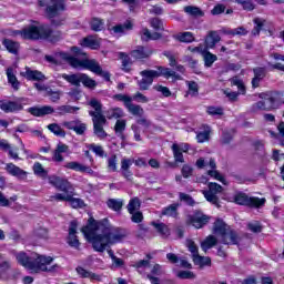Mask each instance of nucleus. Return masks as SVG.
Returning <instances> with one entry per match:
<instances>
[{
    "mask_svg": "<svg viewBox=\"0 0 284 284\" xmlns=\"http://www.w3.org/2000/svg\"><path fill=\"white\" fill-rule=\"evenodd\" d=\"M81 232L95 252H105L110 245H116V243H122L128 239V231L113 227L108 219L97 222L94 217H90L88 225L83 226Z\"/></svg>",
    "mask_w": 284,
    "mask_h": 284,
    "instance_id": "f257e3e1",
    "label": "nucleus"
},
{
    "mask_svg": "<svg viewBox=\"0 0 284 284\" xmlns=\"http://www.w3.org/2000/svg\"><path fill=\"white\" fill-rule=\"evenodd\" d=\"M17 262L22 265V267H26V270H29V272H32L34 274H39V272H57L59 270V265L52 264V256H45V255H36V256H29L26 252L21 251L18 253H14Z\"/></svg>",
    "mask_w": 284,
    "mask_h": 284,
    "instance_id": "f03ea898",
    "label": "nucleus"
},
{
    "mask_svg": "<svg viewBox=\"0 0 284 284\" xmlns=\"http://www.w3.org/2000/svg\"><path fill=\"white\" fill-rule=\"evenodd\" d=\"M213 234L220 236V243L223 245H239V241H241L239 233L221 219L214 222Z\"/></svg>",
    "mask_w": 284,
    "mask_h": 284,
    "instance_id": "7ed1b4c3",
    "label": "nucleus"
},
{
    "mask_svg": "<svg viewBox=\"0 0 284 284\" xmlns=\"http://www.w3.org/2000/svg\"><path fill=\"white\" fill-rule=\"evenodd\" d=\"M71 52H73V55L67 52H57L54 55H45L44 59L48 63H53L54 65H59L61 61H65L71 68L79 70L83 50L79 49V47H72Z\"/></svg>",
    "mask_w": 284,
    "mask_h": 284,
    "instance_id": "20e7f679",
    "label": "nucleus"
},
{
    "mask_svg": "<svg viewBox=\"0 0 284 284\" xmlns=\"http://www.w3.org/2000/svg\"><path fill=\"white\" fill-rule=\"evenodd\" d=\"M23 39L37 41L39 39H50V41H57L54 38V31L45 24L36 26L29 24L23 29Z\"/></svg>",
    "mask_w": 284,
    "mask_h": 284,
    "instance_id": "39448f33",
    "label": "nucleus"
},
{
    "mask_svg": "<svg viewBox=\"0 0 284 284\" xmlns=\"http://www.w3.org/2000/svg\"><path fill=\"white\" fill-rule=\"evenodd\" d=\"M81 54V60L78 70H90L94 74H98V77H102L106 81H110V72L103 71L99 62L97 60H90L88 59V54L83 51Z\"/></svg>",
    "mask_w": 284,
    "mask_h": 284,
    "instance_id": "423d86ee",
    "label": "nucleus"
},
{
    "mask_svg": "<svg viewBox=\"0 0 284 284\" xmlns=\"http://www.w3.org/2000/svg\"><path fill=\"white\" fill-rule=\"evenodd\" d=\"M39 6L45 8V14L49 19H54L61 12H65V0H39Z\"/></svg>",
    "mask_w": 284,
    "mask_h": 284,
    "instance_id": "0eeeda50",
    "label": "nucleus"
},
{
    "mask_svg": "<svg viewBox=\"0 0 284 284\" xmlns=\"http://www.w3.org/2000/svg\"><path fill=\"white\" fill-rule=\"evenodd\" d=\"M233 202H235L236 205H246L247 207H263V205H265V199L250 197L243 192L235 193Z\"/></svg>",
    "mask_w": 284,
    "mask_h": 284,
    "instance_id": "6e6552de",
    "label": "nucleus"
},
{
    "mask_svg": "<svg viewBox=\"0 0 284 284\" xmlns=\"http://www.w3.org/2000/svg\"><path fill=\"white\" fill-rule=\"evenodd\" d=\"M221 192H223V186H221V184L210 182L209 190L202 191V194L209 203H212V205H215V207H221V204H219V194H221Z\"/></svg>",
    "mask_w": 284,
    "mask_h": 284,
    "instance_id": "1a4fd4ad",
    "label": "nucleus"
},
{
    "mask_svg": "<svg viewBox=\"0 0 284 284\" xmlns=\"http://www.w3.org/2000/svg\"><path fill=\"white\" fill-rule=\"evenodd\" d=\"M142 79L138 82L140 90H150V85L154 83V79L161 77V71L156 70H143L140 72Z\"/></svg>",
    "mask_w": 284,
    "mask_h": 284,
    "instance_id": "9d476101",
    "label": "nucleus"
},
{
    "mask_svg": "<svg viewBox=\"0 0 284 284\" xmlns=\"http://www.w3.org/2000/svg\"><path fill=\"white\" fill-rule=\"evenodd\" d=\"M186 223L193 225L196 230H201V227H205L210 223V216L201 212H195L194 215L189 216Z\"/></svg>",
    "mask_w": 284,
    "mask_h": 284,
    "instance_id": "9b49d317",
    "label": "nucleus"
},
{
    "mask_svg": "<svg viewBox=\"0 0 284 284\" xmlns=\"http://www.w3.org/2000/svg\"><path fill=\"white\" fill-rule=\"evenodd\" d=\"M49 183L53 185L55 190H60V192H70V190H72V184H70L68 180L57 175L50 176Z\"/></svg>",
    "mask_w": 284,
    "mask_h": 284,
    "instance_id": "f8f14e48",
    "label": "nucleus"
},
{
    "mask_svg": "<svg viewBox=\"0 0 284 284\" xmlns=\"http://www.w3.org/2000/svg\"><path fill=\"white\" fill-rule=\"evenodd\" d=\"M77 227H79L77 220L71 221L69 226L68 245H70V247H74V250H79L81 245L79 237H77Z\"/></svg>",
    "mask_w": 284,
    "mask_h": 284,
    "instance_id": "ddd939ff",
    "label": "nucleus"
},
{
    "mask_svg": "<svg viewBox=\"0 0 284 284\" xmlns=\"http://www.w3.org/2000/svg\"><path fill=\"white\" fill-rule=\"evenodd\" d=\"M93 121V134L98 136V139H105L108 136V133L103 129L105 123H108V120L105 118H98L92 119Z\"/></svg>",
    "mask_w": 284,
    "mask_h": 284,
    "instance_id": "4468645a",
    "label": "nucleus"
},
{
    "mask_svg": "<svg viewBox=\"0 0 284 284\" xmlns=\"http://www.w3.org/2000/svg\"><path fill=\"white\" fill-rule=\"evenodd\" d=\"M253 74L254 77L251 81L252 88H260L261 81L267 77V69L265 67L253 68Z\"/></svg>",
    "mask_w": 284,
    "mask_h": 284,
    "instance_id": "2eb2a0df",
    "label": "nucleus"
},
{
    "mask_svg": "<svg viewBox=\"0 0 284 284\" xmlns=\"http://www.w3.org/2000/svg\"><path fill=\"white\" fill-rule=\"evenodd\" d=\"M0 110L6 112L7 114L11 112H19L23 110V104H21V100L19 101H0Z\"/></svg>",
    "mask_w": 284,
    "mask_h": 284,
    "instance_id": "dca6fc26",
    "label": "nucleus"
},
{
    "mask_svg": "<svg viewBox=\"0 0 284 284\" xmlns=\"http://www.w3.org/2000/svg\"><path fill=\"white\" fill-rule=\"evenodd\" d=\"M24 72H21V77H24L28 81H45V74L39 70H32L30 67H26Z\"/></svg>",
    "mask_w": 284,
    "mask_h": 284,
    "instance_id": "f3484780",
    "label": "nucleus"
},
{
    "mask_svg": "<svg viewBox=\"0 0 284 284\" xmlns=\"http://www.w3.org/2000/svg\"><path fill=\"white\" fill-rule=\"evenodd\" d=\"M63 168H65V170H73L74 172H82L91 175L94 174V171L90 166L83 165L77 161L67 162Z\"/></svg>",
    "mask_w": 284,
    "mask_h": 284,
    "instance_id": "a211bd4d",
    "label": "nucleus"
},
{
    "mask_svg": "<svg viewBox=\"0 0 284 284\" xmlns=\"http://www.w3.org/2000/svg\"><path fill=\"white\" fill-rule=\"evenodd\" d=\"M70 150V146H68L64 143H58L55 150L52 151V161L54 163H63L64 158L63 154H65Z\"/></svg>",
    "mask_w": 284,
    "mask_h": 284,
    "instance_id": "6ab92c4d",
    "label": "nucleus"
},
{
    "mask_svg": "<svg viewBox=\"0 0 284 284\" xmlns=\"http://www.w3.org/2000/svg\"><path fill=\"white\" fill-rule=\"evenodd\" d=\"M88 105H90L91 108H93L94 111H89L90 116H92V119H101V118H105V115H103V105L101 104V102L94 98H92L89 102Z\"/></svg>",
    "mask_w": 284,
    "mask_h": 284,
    "instance_id": "aec40b11",
    "label": "nucleus"
},
{
    "mask_svg": "<svg viewBox=\"0 0 284 284\" xmlns=\"http://www.w3.org/2000/svg\"><path fill=\"white\" fill-rule=\"evenodd\" d=\"M6 170L11 176H16L17 179H20V181H26V179H28V172L12 163H8Z\"/></svg>",
    "mask_w": 284,
    "mask_h": 284,
    "instance_id": "412c9836",
    "label": "nucleus"
},
{
    "mask_svg": "<svg viewBox=\"0 0 284 284\" xmlns=\"http://www.w3.org/2000/svg\"><path fill=\"white\" fill-rule=\"evenodd\" d=\"M28 112L32 114V116H45L48 114H54V108L51 105L32 106L28 109Z\"/></svg>",
    "mask_w": 284,
    "mask_h": 284,
    "instance_id": "4be33fe9",
    "label": "nucleus"
},
{
    "mask_svg": "<svg viewBox=\"0 0 284 284\" xmlns=\"http://www.w3.org/2000/svg\"><path fill=\"white\" fill-rule=\"evenodd\" d=\"M221 42V36L219 31H209L205 38V48L206 50H214L216 48V43Z\"/></svg>",
    "mask_w": 284,
    "mask_h": 284,
    "instance_id": "5701e85b",
    "label": "nucleus"
},
{
    "mask_svg": "<svg viewBox=\"0 0 284 284\" xmlns=\"http://www.w3.org/2000/svg\"><path fill=\"white\" fill-rule=\"evenodd\" d=\"M77 274L80 275V278H89L90 281H98V283H100V281H102V276L93 273L91 271H88L85 268H83L82 266H78L75 268Z\"/></svg>",
    "mask_w": 284,
    "mask_h": 284,
    "instance_id": "b1692460",
    "label": "nucleus"
},
{
    "mask_svg": "<svg viewBox=\"0 0 284 284\" xmlns=\"http://www.w3.org/2000/svg\"><path fill=\"white\" fill-rule=\"evenodd\" d=\"M152 54V49L145 47H136L135 50L131 51V57L133 59H148Z\"/></svg>",
    "mask_w": 284,
    "mask_h": 284,
    "instance_id": "393cba45",
    "label": "nucleus"
},
{
    "mask_svg": "<svg viewBox=\"0 0 284 284\" xmlns=\"http://www.w3.org/2000/svg\"><path fill=\"white\" fill-rule=\"evenodd\" d=\"M151 225L154 226V230L160 234L162 239H168L171 234L170 227L166 226L163 222H152Z\"/></svg>",
    "mask_w": 284,
    "mask_h": 284,
    "instance_id": "a878e982",
    "label": "nucleus"
},
{
    "mask_svg": "<svg viewBox=\"0 0 284 284\" xmlns=\"http://www.w3.org/2000/svg\"><path fill=\"white\" fill-rule=\"evenodd\" d=\"M82 75L83 73H73V74L63 73L61 77L62 79H64V81H67L71 85H75V88H80Z\"/></svg>",
    "mask_w": 284,
    "mask_h": 284,
    "instance_id": "bb28decb",
    "label": "nucleus"
},
{
    "mask_svg": "<svg viewBox=\"0 0 284 284\" xmlns=\"http://www.w3.org/2000/svg\"><path fill=\"white\" fill-rule=\"evenodd\" d=\"M81 45L90 48L91 50H99V48H101V42L99 39L94 38V36H89L81 41Z\"/></svg>",
    "mask_w": 284,
    "mask_h": 284,
    "instance_id": "cd10ccee",
    "label": "nucleus"
},
{
    "mask_svg": "<svg viewBox=\"0 0 284 284\" xmlns=\"http://www.w3.org/2000/svg\"><path fill=\"white\" fill-rule=\"evenodd\" d=\"M216 245H219V239L214 235H209L203 242H201V248L203 252H207V250H212V247H216Z\"/></svg>",
    "mask_w": 284,
    "mask_h": 284,
    "instance_id": "c85d7f7f",
    "label": "nucleus"
},
{
    "mask_svg": "<svg viewBox=\"0 0 284 284\" xmlns=\"http://www.w3.org/2000/svg\"><path fill=\"white\" fill-rule=\"evenodd\" d=\"M195 165L196 168H199V170H203V168H210L211 170H216V162L214 161V159L205 160L203 158H200L197 159Z\"/></svg>",
    "mask_w": 284,
    "mask_h": 284,
    "instance_id": "c756f323",
    "label": "nucleus"
},
{
    "mask_svg": "<svg viewBox=\"0 0 284 284\" xmlns=\"http://www.w3.org/2000/svg\"><path fill=\"white\" fill-rule=\"evenodd\" d=\"M2 45H4V48L8 50V52H10L11 54H19V48L20 44L19 42H14L10 39H4L2 41Z\"/></svg>",
    "mask_w": 284,
    "mask_h": 284,
    "instance_id": "7c9ffc66",
    "label": "nucleus"
},
{
    "mask_svg": "<svg viewBox=\"0 0 284 284\" xmlns=\"http://www.w3.org/2000/svg\"><path fill=\"white\" fill-rule=\"evenodd\" d=\"M179 204H171L164 207L161 212L162 216H171L172 219H176L179 216Z\"/></svg>",
    "mask_w": 284,
    "mask_h": 284,
    "instance_id": "2f4dec72",
    "label": "nucleus"
},
{
    "mask_svg": "<svg viewBox=\"0 0 284 284\" xmlns=\"http://www.w3.org/2000/svg\"><path fill=\"white\" fill-rule=\"evenodd\" d=\"M125 108L130 112V114H133V116H143V114H145V111L142 109V106L132 103V101L129 102Z\"/></svg>",
    "mask_w": 284,
    "mask_h": 284,
    "instance_id": "473e14b6",
    "label": "nucleus"
},
{
    "mask_svg": "<svg viewBox=\"0 0 284 284\" xmlns=\"http://www.w3.org/2000/svg\"><path fill=\"white\" fill-rule=\"evenodd\" d=\"M251 112H253V114H256L257 112H270V106L267 105V102L261 100L252 104Z\"/></svg>",
    "mask_w": 284,
    "mask_h": 284,
    "instance_id": "72a5a7b5",
    "label": "nucleus"
},
{
    "mask_svg": "<svg viewBox=\"0 0 284 284\" xmlns=\"http://www.w3.org/2000/svg\"><path fill=\"white\" fill-rule=\"evenodd\" d=\"M47 128L49 132H52V134H54V136L65 139V130H63V128H61V125H59L58 123H51Z\"/></svg>",
    "mask_w": 284,
    "mask_h": 284,
    "instance_id": "f704fd0d",
    "label": "nucleus"
},
{
    "mask_svg": "<svg viewBox=\"0 0 284 284\" xmlns=\"http://www.w3.org/2000/svg\"><path fill=\"white\" fill-rule=\"evenodd\" d=\"M7 77H8V82L12 85L13 90H19L20 82L17 79V75H14L13 68L7 69Z\"/></svg>",
    "mask_w": 284,
    "mask_h": 284,
    "instance_id": "c9c22d12",
    "label": "nucleus"
},
{
    "mask_svg": "<svg viewBox=\"0 0 284 284\" xmlns=\"http://www.w3.org/2000/svg\"><path fill=\"white\" fill-rule=\"evenodd\" d=\"M160 38H161V33H159V32L151 33L150 30H148V29H143L141 31L142 41H156Z\"/></svg>",
    "mask_w": 284,
    "mask_h": 284,
    "instance_id": "e433bc0d",
    "label": "nucleus"
},
{
    "mask_svg": "<svg viewBox=\"0 0 284 284\" xmlns=\"http://www.w3.org/2000/svg\"><path fill=\"white\" fill-rule=\"evenodd\" d=\"M202 57L204 59V65L206 68H212L215 61H217L216 54H213L212 52L207 51V49L202 53Z\"/></svg>",
    "mask_w": 284,
    "mask_h": 284,
    "instance_id": "4c0bfd02",
    "label": "nucleus"
},
{
    "mask_svg": "<svg viewBox=\"0 0 284 284\" xmlns=\"http://www.w3.org/2000/svg\"><path fill=\"white\" fill-rule=\"evenodd\" d=\"M126 210L129 214H134V212H139V210H141V200H139V197L131 199L129 204L126 205Z\"/></svg>",
    "mask_w": 284,
    "mask_h": 284,
    "instance_id": "58836bf2",
    "label": "nucleus"
},
{
    "mask_svg": "<svg viewBox=\"0 0 284 284\" xmlns=\"http://www.w3.org/2000/svg\"><path fill=\"white\" fill-rule=\"evenodd\" d=\"M155 72H160V77H165L166 79H170L172 77L175 80H181V75L176 74V72L172 71L171 69H163V67L158 68Z\"/></svg>",
    "mask_w": 284,
    "mask_h": 284,
    "instance_id": "ea45409f",
    "label": "nucleus"
},
{
    "mask_svg": "<svg viewBox=\"0 0 284 284\" xmlns=\"http://www.w3.org/2000/svg\"><path fill=\"white\" fill-rule=\"evenodd\" d=\"M58 114L60 116H64V114H74V112H78L80 110L79 106H72V105H60L57 108Z\"/></svg>",
    "mask_w": 284,
    "mask_h": 284,
    "instance_id": "a19ab883",
    "label": "nucleus"
},
{
    "mask_svg": "<svg viewBox=\"0 0 284 284\" xmlns=\"http://www.w3.org/2000/svg\"><path fill=\"white\" fill-rule=\"evenodd\" d=\"M106 205L110 210H113V212H121L123 209V200L110 199Z\"/></svg>",
    "mask_w": 284,
    "mask_h": 284,
    "instance_id": "79ce46f5",
    "label": "nucleus"
},
{
    "mask_svg": "<svg viewBox=\"0 0 284 284\" xmlns=\"http://www.w3.org/2000/svg\"><path fill=\"white\" fill-rule=\"evenodd\" d=\"M171 150L173 152L175 163H185V159L183 158V151L179 150V144H172Z\"/></svg>",
    "mask_w": 284,
    "mask_h": 284,
    "instance_id": "37998d69",
    "label": "nucleus"
},
{
    "mask_svg": "<svg viewBox=\"0 0 284 284\" xmlns=\"http://www.w3.org/2000/svg\"><path fill=\"white\" fill-rule=\"evenodd\" d=\"M106 116L108 119H122V116H125V113L121 108H112L106 111Z\"/></svg>",
    "mask_w": 284,
    "mask_h": 284,
    "instance_id": "c03bdc74",
    "label": "nucleus"
},
{
    "mask_svg": "<svg viewBox=\"0 0 284 284\" xmlns=\"http://www.w3.org/2000/svg\"><path fill=\"white\" fill-rule=\"evenodd\" d=\"M80 83H82L84 88H88L89 90H94V88H97V81L85 73H82Z\"/></svg>",
    "mask_w": 284,
    "mask_h": 284,
    "instance_id": "a18cd8bd",
    "label": "nucleus"
},
{
    "mask_svg": "<svg viewBox=\"0 0 284 284\" xmlns=\"http://www.w3.org/2000/svg\"><path fill=\"white\" fill-rule=\"evenodd\" d=\"M90 26L93 32H101L105 26V22L101 18H92Z\"/></svg>",
    "mask_w": 284,
    "mask_h": 284,
    "instance_id": "49530a36",
    "label": "nucleus"
},
{
    "mask_svg": "<svg viewBox=\"0 0 284 284\" xmlns=\"http://www.w3.org/2000/svg\"><path fill=\"white\" fill-rule=\"evenodd\" d=\"M130 30H132V21H130V20H128L123 24H118V26L113 27V31L116 34L125 33Z\"/></svg>",
    "mask_w": 284,
    "mask_h": 284,
    "instance_id": "de8ad7c7",
    "label": "nucleus"
},
{
    "mask_svg": "<svg viewBox=\"0 0 284 284\" xmlns=\"http://www.w3.org/2000/svg\"><path fill=\"white\" fill-rule=\"evenodd\" d=\"M68 203H70L71 207H73L75 210L79 207H83L85 205L83 200H81L79 197H74L73 191H71V195H70V199L68 200Z\"/></svg>",
    "mask_w": 284,
    "mask_h": 284,
    "instance_id": "09e8293b",
    "label": "nucleus"
},
{
    "mask_svg": "<svg viewBox=\"0 0 284 284\" xmlns=\"http://www.w3.org/2000/svg\"><path fill=\"white\" fill-rule=\"evenodd\" d=\"M119 57L122 61V70H124V72H130V65H132V60L130 57L123 52H120Z\"/></svg>",
    "mask_w": 284,
    "mask_h": 284,
    "instance_id": "8fccbe9b",
    "label": "nucleus"
},
{
    "mask_svg": "<svg viewBox=\"0 0 284 284\" xmlns=\"http://www.w3.org/2000/svg\"><path fill=\"white\" fill-rule=\"evenodd\" d=\"M47 97H49L52 103H59L61 97H63V91H53L52 89L48 90Z\"/></svg>",
    "mask_w": 284,
    "mask_h": 284,
    "instance_id": "3c124183",
    "label": "nucleus"
},
{
    "mask_svg": "<svg viewBox=\"0 0 284 284\" xmlns=\"http://www.w3.org/2000/svg\"><path fill=\"white\" fill-rule=\"evenodd\" d=\"M253 0H234L235 3L239 6H242L243 10H246L247 12H252L254 10L255 6Z\"/></svg>",
    "mask_w": 284,
    "mask_h": 284,
    "instance_id": "603ef678",
    "label": "nucleus"
},
{
    "mask_svg": "<svg viewBox=\"0 0 284 284\" xmlns=\"http://www.w3.org/2000/svg\"><path fill=\"white\" fill-rule=\"evenodd\" d=\"M184 12H186V14H191V17H203V12L199 7H184Z\"/></svg>",
    "mask_w": 284,
    "mask_h": 284,
    "instance_id": "864d4df0",
    "label": "nucleus"
},
{
    "mask_svg": "<svg viewBox=\"0 0 284 284\" xmlns=\"http://www.w3.org/2000/svg\"><path fill=\"white\" fill-rule=\"evenodd\" d=\"M71 194H72V190H69V192L57 193L55 195L50 196V201H67L68 202Z\"/></svg>",
    "mask_w": 284,
    "mask_h": 284,
    "instance_id": "5fc2aeb1",
    "label": "nucleus"
},
{
    "mask_svg": "<svg viewBox=\"0 0 284 284\" xmlns=\"http://www.w3.org/2000/svg\"><path fill=\"white\" fill-rule=\"evenodd\" d=\"M33 173L36 174V176H42V178L48 176V171H45L43 165L39 162H36L33 164Z\"/></svg>",
    "mask_w": 284,
    "mask_h": 284,
    "instance_id": "6e6d98bb",
    "label": "nucleus"
},
{
    "mask_svg": "<svg viewBox=\"0 0 284 284\" xmlns=\"http://www.w3.org/2000/svg\"><path fill=\"white\" fill-rule=\"evenodd\" d=\"M178 278H181L182 281L189 280L192 281L196 278V275H194V272L192 271H180L176 274Z\"/></svg>",
    "mask_w": 284,
    "mask_h": 284,
    "instance_id": "4d7b16f0",
    "label": "nucleus"
},
{
    "mask_svg": "<svg viewBox=\"0 0 284 284\" xmlns=\"http://www.w3.org/2000/svg\"><path fill=\"white\" fill-rule=\"evenodd\" d=\"M125 120H118L115 122L114 131L118 134V136H123V132H125Z\"/></svg>",
    "mask_w": 284,
    "mask_h": 284,
    "instance_id": "13d9d810",
    "label": "nucleus"
},
{
    "mask_svg": "<svg viewBox=\"0 0 284 284\" xmlns=\"http://www.w3.org/2000/svg\"><path fill=\"white\" fill-rule=\"evenodd\" d=\"M85 130H88V124L81 122L80 120H77L73 132H75V134H79L81 136L85 134Z\"/></svg>",
    "mask_w": 284,
    "mask_h": 284,
    "instance_id": "bf43d9fd",
    "label": "nucleus"
},
{
    "mask_svg": "<svg viewBox=\"0 0 284 284\" xmlns=\"http://www.w3.org/2000/svg\"><path fill=\"white\" fill-rule=\"evenodd\" d=\"M186 247L189 252H191L193 258H195L199 255V246H196V243L192 240H186Z\"/></svg>",
    "mask_w": 284,
    "mask_h": 284,
    "instance_id": "052dcab7",
    "label": "nucleus"
},
{
    "mask_svg": "<svg viewBox=\"0 0 284 284\" xmlns=\"http://www.w3.org/2000/svg\"><path fill=\"white\" fill-rule=\"evenodd\" d=\"M89 150H91V152H94V154H97V156H100L101 159H103V156H105V151L103 150V146L98 145V144H90L89 145Z\"/></svg>",
    "mask_w": 284,
    "mask_h": 284,
    "instance_id": "680f3d73",
    "label": "nucleus"
},
{
    "mask_svg": "<svg viewBox=\"0 0 284 284\" xmlns=\"http://www.w3.org/2000/svg\"><path fill=\"white\" fill-rule=\"evenodd\" d=\"M231 84L236 85V88L242 92V94H245V84L243 83V80L239 77H234L231 79Z\"/></svg>",
    "mask_w": 284,
    "mask_h": 284,
    "instance_id": "e2e57ef3",
    "label": "nucleus"
},
{
    "mask_svg": "<svg viewBox=\"0 0 284 284\" xmlns=\"http://www.w3.org/2000/svg\"><path fill=\"white\" fill-rule=\"evenodd\" d=\"M193 262L195 265H211L212 260L209 256L197 255L195 258H193Z\"/></svg>",
    "mask_w": 284,
    "mask_h": 284,
    "instance_id": "0e129e2a",
    "label": "nucleus"
},
{
    "mask_svg": "<svg viewBox=\"0 0 284 284\" xmlns=\"http://www.w3.org/2000/svg\"><path fill=\"white\" fill-rule=\"evenodd\" d=\"M179 41L182 43H192L194 41V34L192 32H183L179 36Z\"/></svg>",
    "mask_w": 284,
    "mask_h": 284,
    "instance_id": "69168bd1",
    "label": "nucleus"
},
{
    "mask_svg": "<svg viewBox=\"0 0 284 284\" xmlns=\"http://www.w3.org/2000/svg\"><path fill=\"white\" fill-rule=\"evenodd\" d=\"M116 162H118L116 155H111V156L108 159V170H109L110 172H116V169H118Z\"/></svg>",
    "mask_w": 284,
    "mask_h": 284,
    "instance_id": "338daca9",
    "label": "nucleus"
},
{
    "mask_svg": "<svg viewBox=\"0 0 284 284\" xmlns=\"http://www.w3.org/2000/svg\"><path fill=\"white\" fill-rule=\"evenodd\" d=\"M196 139L197 143H205V141H210V129L197 133Z\"/></svg>",
    "mask_w": 284,
    "mask_h": 284,
    "instance_id": "774afa93",
    "label": "nucleus"
}]
</instances>
